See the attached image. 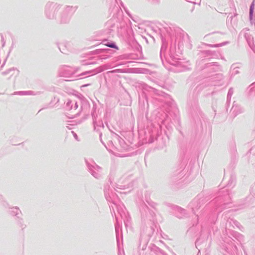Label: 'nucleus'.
<instances>
[{
    "label": "nucleus",
    "mask_w": 255,
    "mask_h": 255,
    "mask_svg": "<svg viewBox=\"0 0 255 255\" xmlns=\"http://www.w3.org/2000/svg\"><path fill=\"white\" fill-rule=\"evenodd\" d=\"M108 47H111V48H117L116 46L115 45V44H109V45H107Z\"/></svg>",
    "instance_id": "f257e3e1"
},
{
    "label": "nucleus",
    "mask_w": 255,
    "mask_h": 255,
    "mask_svg": "<svg viewBox=\"0 0 255 255\" xmlns=\"http://www.w3.org/2000/svg\"><path fill=\"white\" fill-rule=\"evenodd\" d=\"M252 7H251V9H250V13H252Z\"/></svg>",
    "instance_id": "f03ea898"
}]
</instances>
